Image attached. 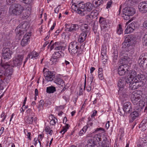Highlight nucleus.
Listing matches in <instances>:
<instances>
[{
  "label": "nucleus",
  "mask_w": 147,
  "mask_h": 147,
  "mask_svg": "<svg viewBox=\"0 0 147 147\" xmlns=\"http://www.w3.org/2000/svg\"><path fill=\"white\" fill-rule=\"evenodd\" d=\"M128 75L125 77L131 82L129 85V88L133 90L139 87L147 84V74H137L136 72L132 70L127 72Z\"/></svg>",
  "instance_id": "f257e3e1"
},
{
  "label": "nucleus",
  "mask_w": 147,
  "mask_h": 147,
  "mask_svg": "<svg viewBox=\"0 0 147 147\" xmlns=\"http://www.w3.org/2000/svg\"><path fill=\"white\" fill-rule=\"evenodd\" d=\"M131 46L127 48L126 49L124 50H126V53H127L128 52H129V53L132 55L134 53V49L131 45Z\"/></svg>",
  "instance_id": "c756f323"
},
{
  "label": "nucleus",
  "mask_w": 147,
  "mask_h": 147,
  "mask_svg": "<svg viewBox=\"0 0 147 147\" xmlns=\"http://www.w3.org/2000/svg\"><path fill=\"white\" fill-rule=\"evenodd\" d=\"M131 83V82H130L128 80V78H127L125 77V78H122L119 80L118 82V86L119 88H124L125 86L129 85V84Z\"/></svg>",
  "instance_id": "9b49d317"
},
{
  "label": "nucleus",
  "mask_w": 147,
  "mask_h": 147,
  "mask_svg": "<svg viewBox=\"0 0 147 147\" xmlns=\"http://www.w3.org/2000/svg\"><path fill=\"white\" fill-rule=\"evenodd\" d=\"M69 126L68 124H66L65 126L63 127L62 129L59 132L60 133H61L62 132H63V134L67 131V129L69 128Z\"/></svg>",
  "instance_id": "e433bc0d"
},
{
  "label": "nucleus",
  "mask_w": 147,
  "mask_h": 147,
  "mask_svg": "<svg viewBox=\"0 0 147 147\" xmlns=\"http://www.w3.org/2000/svg\"><path fill=\"white\" fill-rule=\"evenodd\" d=\"M3 68H1V69L0 70V76L2 78H3L4 76H5V71L4 70L2 69Z\"/></svg>",
  "instance_id": "3c124183"
},
{
  "label": "nucleus",
  "mask_w": 147,
  "mask_h": 147,
  "mask_svg": "<svg viewBox=\"0 0 147 147\" xmlns=\"http://www.w3.org/2000/svg\"><path fill=\"white\" fill-rule=\"evenodd\" d=\"M86 39L84 38V37H83L80 36H79L78 39V41L80 43L82 42Z\"/></svg>",
  "instance_id": "5fc2aeb1"
},
{
  "label": "nucleus",
  "mask_w": 147,
  "mask_h": 147,
  "mask_svg": "<svg viewBox=\"0 0 147 147\" xmlns=\"http://www.w3.org/2000/svg\"><path fill=\"white\" fill-rule=\"evenodd\" d=\"M85 44L84 43H83L82 45L80 46V49H79V51H78V53L79 54H81L83 51V49L84 48V46Z\"/></svg>",
  "instance_id": "603ef678"
},
{
  "label": "nucleus",
  "mask_w": 147,
  "mask_h": 147,
  "mask_svg": "<svg viewBox=\"0 0 147 147\" xmlns=\"http://www.w3.org/2000/svg\"><path fill=\"white\" fill-rule=\"evenodd\" d=\"M55 92V87L51 86L47 88L46 92L48 93H53Z\"/></svg>",
  "instance_id": "bb28decb"
},
{
  "label": "nucleus",
  "mask_w": 147,
  "mask_h": 147,
  "mask_svg": "<svg viewBox=\"0 0 147 147\" xmlns=\"http://www.w3.org/2000/svg\"><path fill=\"white\" fill-rule=\"evenodd\" d=\"M64 82L63 80L59 78H57L56 79V84L58 85L60 87H63V86L64 85Z\"/></svg>",
  "instance_id": "4be33fe9"
},
{
  "label": "nucleus",
  "mask_w": 147,
  "mask_h": 147,
  "mask_svg": "<svg viewBox=\"0 0 147 147\" xmlns=\"http://www.w3.org/2000/svg\"><path fill=\"white\" fill-rule=\"evenodd\" d=\"M3 81H2L1 78H0V90H2L4 88L3 86H2V84L3 83Z\"/></svg>",
  "instance_id": "e2e57ef3"
},
{
  "label": "nucleus",
  "mask_w": 147,
  "mask_h": 147,
  "mask_svg": "<svg viewBox=\"0 0 147 147\" xmlns=\"http://www.w3.org/2000/svg\"><path fill=\"white\" fill-rule=\"evenodd\" d=\"M140 124H147V117H144L142 120Z\"/></svg>",
  "instance_id": "bf43d9fd"
},
{
  "label": "nucleus",
  "mask_w": 147,
  "mask_h": 147,
  "mask_svg": "<svg viewBox=\"0 0 147 147\" xmlns=\"http://www.w3.org/2000/svg\"><path fill=\"white\" fill-rule=\"evenodd\" d=\"M121 59L119 62L121 64H125L126 61H129L130 60V58L128 56L127 53H126V50H122L119 53Z\"/></svg>",
  "instance_id": "9d476101"
},
{
  "label": "nucleus",
  "mask_w": 147,
  "mask_h": 147,
  "mask_svg": "<svg viewBox=\"0 0 147 147\" xmlns=\"http://www.w3.org/2000/svg\"><path fill=\"white\" fill-rule=\"evenodd\" d=\"M2 68L4 70L5 76L8 77L11 75L13 73V69L11 65L7 63L5 64H1Z\"/></svg>",
  "instance_id": "1a4fd4ad"
},
{
  "label": "nucleus",
  "mask_w": 147,
  "mask_h": 147,
  "mask_svg": "<svg viewBox=\"0 0 147 147\" xmlns=\"http://www.w3.org/2000/svg\"><path fill=\"white\" fill-rule=\"evenodd\" d=\"M90 15L92 16V18H95L98 15V13L96 11L94 10L91 12Z\"/></svg>",
  "instance_id": "a19ab883"
},
{
  "label": "nucleus",
  "mask_w": 147,
  "mask_h": 147,
  "mask_svg": "<svg viewBox=\"0 0 147 147\" xmlns=\"http://www.w3.org/2000/svg\"><path fill=\"white\" fill-rule=\"evenodd\" d=\"M62 50H64V47L62 45H61L60 46H59V47L57 48V49L56 50V51H58L61 52L62 51Z\"/></svg>",
  "instance_id": "864d4df0"
},
{
  "label": "nucleus",
  "mask_w": 147,
  "mask_h": 147,
  "mask_svg": "<svg viewBox=\"0 0 147 147\" xmlns=\"http://www.w3.org/2000/svg\"><path fill=\"white\" fill-rule=\"evenodd\" d=\"M12 52L8 48L4 47L2 50V55L4 59H10L11 57Z\"/></svg>",
  "instance_id": "4468645a"
},
{
  "label": "nucleus",
  "mask_w": 147,
  "mask_h": 147,
  "mask_svg": "<svg viewBox=\"0 0 147 147\" xmlns=\"http://www.w3.org/2000/svg\"><path fill=\"white\" fill-rule=\"evenodd\" d=\"M95 136L97 138V140L98 141V144H99V142L104 140H107V138L106 136L105 135H100V134H97L95 135Z\"/></svg>",
  "instance_id": "6ab92c4d"
},
{
  "label": "nucleus",
  "mask_w": 147,
  "mask_h": 147,
  "mask_svg": "<svg viewBox=\"0 0 147 147\" xmlns=\"http://www.w3.org/2000/svg\"><path fill=\"white\" fill-rule=\"evenodd\" d=\"M31 55L32 56L31 58H34L36 59L37 58L38 55V53L35 51H33L31 53Z\"/></svg>",
  "instance_id": "4c0bfd02"
},
{
  "label": "nucleus",
  "mask_w": 147,
  "mask_h": 147,
  "mask_svg": "<svg viewBox=\"0 0 147 147\" xmlns=\"http://www.w3.org/2000/svg\"><path fill=\"white\" fill-rule=\"evenodd\" d=\"M143 25L145 28L147 29V20L144 21L143 23Z\"/></svg>",
  "instance_id": "774afa93"
},
{
  "label": "nucleus",
  "mask_w": 147,
  "mask_h": 147,
  "mask_svg": "<svg viewBox=\"0 0 147 147\" xmlns=\"http://www.w3.org/2000/svg\"><path fill=\"white\" fill-rule=\"evenodd\" d=\"M139 127L140 128H141V130L144 131L147 128V124H140L139 126Z\"/></svg>",
  "instance_id": "58836bf2"
},
{
  "label": "nucleus",
  "mask_w": 147,
  "mask_h": 147,
  "mask_svg": "<svg viewBox=\"0 0 147 147\" xmlns=\"http://www.w3.org/2000/svg\"><path fill=\"white\" fill-rule=\"evenodd\" d=\"M83 2H81L79 3V0H72V5H74V6L77 8V11L80 9L79 7H78L79 5L80 4H82Z\"/></svg>",
  "instance_id": "5701e85b"
},
{
  "label": "nucleus",
  "mask_w": 147,
  "mask_h": 147,
  "mask_svg": "<svg viewBox=\"0 0 147 147\" xmlns=\"http://www.w3.org/2000/svg\"><path fill=\"white\" fill-rule=\"evenodd\" d=\"M127 89L125 88H119L118 91L119 98L123 100H127L128 97V95L127 93Z\"/></svg>",
  "instance_id": "ddd939ff"
},
{
  "label": "nucleus",
  "mask_w": 147,
  "mask_h": 147,
  "mask_svg": "<svg viewBox=\"0 0 147 147\" xmlns=\"http://www.w3.org/2000/svg\"><path fill=\"white\" fill-rule=\"evenodd\" d=\"M55 52L53 54V56L50 59V61L51 62V65L53 64L55 62V55L54 54Z\"/></svg>",
  "instance_id": "8fccbe9b"
},
{
  "label": "nucleus",
  "mask_w": 147,
  "mask_h": 147,
  "mask_svg": "<svg viewBox=\"0 0 147 147\" xmlns=\"http://www.w3.org/2000/svg\"><path fill=\"white\" fill-rule=\"evenodd\" d=\"M138 8L139 11L142 13L147 12V1L141 2L139 4Z\"/></svg>",
  "instance_id": "2eb2a0df"
},
{
  "label": "nucleus",
  "mask_w": 147,
  "mask_h": 147,
  "mask_svg": "<svg viewBox=\"0 0 147 147\" xmlns=\"http://www.w3.org/2000/svg\"><path fill=\"white\" fill-rule=\"evenodd\" d=\"M53 41V40H51L50 43V44L49 45L50 46V50H52L54 48V44H55V43H53V44H52V43Z\"/></svg>",
  "instance_id": "052dcab7"
},
{
  "label": "nucleus",
  "mask_w": 147,
  "mask_h": 147,
  "mask_svg": "<svg viewBox=\"0 0 147 147\" xmlns=\"http://www.w3.org/2000/svg\"><path fill=\"white\" fill-rule=\"evenodd\" d=\"M140 99L137 98H135L133 96H131V99L132 102L134 105L137 104L138 102L139 101V100Z\"/></svg>",
  "instance_id": "72a5a7b5"
},
{
  "label": "nucleus",
  "mask_w": 147,
  "mask_h": 147,
  "mask_svg": "<svg viewBox=\"0 0 147 147\" xmlns=\"http://www.w3.org/2000/svg\"><path fill=\"white\" fill-rule=\"evenodd\" d=\"M43 72V75L45 77V79L48 82L52 81L55 78V74L49 71L46 68H44Z\"/></svg>",
  "instance_id": "6e6552de"
},
{
  "label": "nucleus",
  "mask_w": 147,
  "mask_h": 147,
  "mask_svg": "<svg viewBox=\"0 0 147 147\" xmlns=\"http://www.w3.org/2000/svg\"><path fill=\"white\" fill-rule=\"evenodd\" d=\"M33 117H28L26 121V123L28 124H32L33 121Z\"/></svg>",
  "instance_id": "79ce46f5"
},
{
  "label": "nucleus",
  "mask_w": 147,
  "mask_h": 147,
  "mask_svg": "<svg viewBox=\"0 0 147 147\" xmlns=\"http://www.w3.org/2000/svg\"><path fill=\"white\" fill-rule=\"evenodd\" d=\"M112 51L113 52V55L112 56L113 60V62H115L117 60L118 58V52L117 48L115 47L113 48Z\"/></svg>",
  "instance_id": "a211bd4d"
},
{
  "label": "nucleus",
  "mask_w": 147,
  "mask_h": 147,
  "mask_svg": "<svg viewBox=\"0 0 147 147\" xmlns=\"http://www.w3.org/2000/svg\"><path fill=\"white\" fill-rule=\"evenodd\" d=\"M55 117L53 115H51L49 116V119L50 120H52L55 119Z\"/></svg>",
  "instance_id": "338daca9"
},
{
  "label": "nucleus",
  "mask_w": 147,
  "mask_h": 147,
  "mask_svg": "<svg viewBox=\"0 0 147 147\" xmlns=\"http://www.w3.org/2000/svg\"><path fill=\"white\" fill-rule=\"evenodd\" d=\"M71 26L74 32L77 31L80 27L79 25L77 24H72Z\"/></svg>",
  "instance_id": "f704fd0d"
},
{
  "label": "nucleus",
  "mask_w": 147,
  "mask_h": 147,
  "mask_svg": "<svg viewBox=\"0 0 147 147\" xmlns=\"http://www.w3.org/2000/svg\"><path fill=\"white\" fill-rule=\"evenodd\" d=\"M70 53L72 54H74L77 52V49H76V48H74L70 50Z\"/></svg>",
  "instance_id": "680f3d73"
},
{
  "label": "nucleus",
  "mask_w": 147,
  "mask_h": 147,
  "mask_svg": "<svg viewBox=\"0 0 147 147\" xmlns=\"http://www.w3.org/2000/svg\"><path fill=\"white\" fill-rule=\"evenodd\" d=\"M141 92L140 90L136 91L133 92L131 96H133L137 98L140 99L141 96Z\"/></svg>",
  "instance_id": "b1692460"
},
{
  "label": "nucleus",
  "mask_w": 147,
  "mask_h": 147,
  "mask_svg": "<svg viewBox=\"0 0 147 147\" xmlns=\"http://www.w3.org/2000/svg\"><path fill=\"white\" fill-rule=\"evenodd\" d=\"M136 13L135 9L132 7H125L123 10L122 17L125 20H129L130 16Z\"/></svg>",
  "instance_id": "39448f33"
},
{
  "label": "nucleus",
  "mask_w": 147,
  "mask_h": 147,
  "mask_svg": "<svg viewBox=\"0 0 147 147\" xmlns=\"http://www.w3.org/2000/svg\"><path fill=\"white\" fill-rule=\"evenodd\" d=\"M29 40V38H27L26 39L23 38L21 42V45L23 47L27 45V42Z\"/></svg>",
  "instance_id": "2f4dec72"
},
{
  "label": "nucleus",
  "mask_w": 147,
  "mask_h": 147,
  "mask_svg": "<svg viewBox=\"0 0 147 147\" xmlns=\"http://www.w3.org/2000/svg\"><path fill=\"white\" fill-rule=\"evenodd\" d=\"M126 67V65L125 64H123L119 67L118 68V72L119 75L123 76L127 72V71H128Z\"/></svg>",
  "instance_id": "f3484780"
},
{
  "label": "nucleus",
  "mask_w": 147,
  "mask_h": 147,
  "mask_svg": "<svg viewBox=\"0 0 147 147\" xmlns=\"http://www.w3.org/2000/svg\"><path fill=\"white\" fill-rule=\"evenodd\" d=\"M63 54V53L62 51H56V55H57L56 57L57 59L60 58Z\"/></svg>",
  "instance_id": "37998d69"
},
{
  "label": "nucleus",
  "mask_w": 147,
  "mask_h": 147,
  "mask_svg": "<svg viewBox=\"0 0 147 147\" xmlns=\"http://www.w3.org/2000/svg\"><path fill=\"white\" fill-rule=\"evenodd\" d=\"M99 22L101 24V27L103 25H104L106 24V20L104 18L102 17L100 18L99 19Z\"/></svg>",
  "instance_id": "c9c22d12"
},
{
  "label": "nucleus",
  "mask_w": 147,
  "mask_h": 147,
  "mask_svg": "<svg viewBox=\"0 0 147 147\" xmlns=\"http://www.w3.org/2000/svg\"><path fill=\"white\" fill-rule=\"evenodd\" d=\"M21 2L26 4H30L32 2V0H19Z\"/></svg>",
  "instance_id": "49530a36"
},
{
  "label": "nucleus",
  "mask_w": 147,
  "mask_h": 147,
  "mask_svg": "<svg viewBox=\"0 0 147 147\" xmlns=\"http://www.w3.org/2000/svg\"><path fill=\"white\" fill-rule=\"evenodd\" d=\"M62 43L61 42H56V50L57 48L58 47L60 46L61 45H62Z\"/></svg>",
  "instance_id": "0e129e2a"
},
{
  "label": "nucleus",
  "mask_w": 147,
  "mask_h": 147,
  "mask_svg": "<svg viewBox=\"0 0 147 147\" xmlns=\"http://www.w3.org/2000/svg\"><path fill=\"white\" fill-rule=\"evenodd\" d=\"M117 32L119 34H120L123 32L122 26L121 24L119 25V27L117 30Z\"/></svg>",
  "instance_id": "ea45409f"
},
{
  "label": "nucleus",
  "mask_w": 147,
  "mask_h": 147,
  "mask_svg": "<svg viewBox=\"0 0 147 147\" xmlns=\"http://www.w3.org/2000/svg\"><path fill=\"white\" fill-rule=\"evenodd\" d=\"M101 54L102 56V57L104 59H106L107 57V55L106 51L102 50L101 51Z\"/></svg>",
  "instance_id": "c03bdc74"
},
{
  "label": "nucleus",
  "mask_w": 147,
  "mask_h": 147,
  "mask_svg": "<svg viewBox=\"0 0 147 147\" xmlns=\"http://www.w3.org/2000/svg\"><path fill=\"white\" fill-rule=\"evenodd\" d=\"M96 136L94 135L92 139L88 140L87 147H94L95 145L99 144L98 141L97 140V138Z\"/></svg>",
  "instance_id": "dca6fc26"
},
{
  "label": "nucleus",
  "mask_w": 147,
  "mask_h": 147,
  "mask_svg": "<svg viewBox=\"0 0 147 147\" xmlns=\"http://www.w3.org/2000/svg\"><path fill=\"white\" fill-rule=\"evenodd\" d=\"M92 16L90 14H88L86 16V21L89 24L92 22L93 18Z\"/></svg>",
  "instance_id": "7c9ffc66"
},
{
  "label": "nucleus",
  "mask_w": 147,
  "mask_h": 147,
  "mask_svg": "<svg viewBox=\"0 0 147 147\" xmlns=\"http://www.w3.org/2000/svg\"><path fill=\"white\" fill-rule=\"evenodd\" d=\"M129 43V42H127V41H125V40L124 42L122 43V48L126 49L127 47H129L131 45V44Z\"/></svg>",
  "instance_id": "c85d7f7f"
},
{
  "label": "nucleus",
  "mask_w": 147,
  "mask_h": 147,
  "mask_svg": "<svg viewBox=\"0 0 147 147\" xmlns=\"http://www.w3.org/2000/svg\"><path fill=\"white\" fill-rule=\"evenodd\" d=\"M142 40L143 45L147 46V38L144 36L142 38Z\"/></svg>",
  "instance_id": "09e8293b"
},
{
  "label": "nucleus",
  "mask_w": 147,
  "mask_h": 147,
  "mask_svg": "<svg viewBox=\"0 0 147 147\" xmlns=\"http://www.w3.org/2000/svg\"><path fill=\"white\" fill-rule=\"evenodd\" d=\"M80 9L77 11V12L79 14H82L83 15L89 13L92 9L93 6L92 4L90 3H87L84 4H80L78 6Z\"/></svg>",
  "instance_id": "7ed1b4c3"
},
{
  "label": "nucleus",
  "mask_w": 147,
  "mask_h": 147,
  "mask_svg": "<svg viewBox=\"0 0 147 147\" xmlns=\"http://www.w3.org/2000/svg\"><path fill=\"white\" fill-rule=\"evenodd\" d=\"M27 25L26 22H22L17 27L16 30L17 31H18L20 35L23 34L24 32L26 31Z\"/></svg>",
  "instance_id": "f8f14e48"
},
{
  "label": "nucleus",
  "mask_w": 147,
  "mask_h": 147,
  "mask_svg": "<svg viewBox=\"0 0 147 147\" xmlns=\"http://www.w3.org/2000/svg\"><path fill=\"white\" fill-rule=\"evenodd\" d=\"M88 33L82 32L80 34V35L83 37H84V38L86 39V37L87 35V34Z\"/></svg>",
  "instance_id": "4d7b16f0"
},
{
  "label": "nucleus",
  "mask_w": 147,
  "mask_h": 147,
  "mask_svg": "<svg viewBox=\"0 0 147 147\" xmlns=\"http://www.w3.org/2000/svg\"><path fill=\"white\" fill-rule=\"evenodd\" d=\"M129 26L132 27V28H134V29L135 30V28L137 27V24L135 23V22L133 21L129 24Z\"/></svg>",
  "instance_id": "a18cd8bd"
},
{
  "label": "nucleus",
  "mask_w": 147,
  "mask_h": 147,
  "mask_svg": "<svg viewBox=\"0 0 147 147\" xmlns=\"http://www.w3.org/2000/svg\"><path fill=\"white\" fill-rule=\"evenodd\" d=\"M12 7L10 9V12L12 14L16 16L20 15L24 10V8L18 3H15L13 4Z\"/></svg>",
  "instance_id": "20e7f679"
},
{
  "label": "nucleus",
  "mask_w": 147,
  "mask_h": 147,
  "mask_svg": "<svg viewBox=\"0 0 147 147\" xmlns=\"http://www.w3.org/2000/svg\"><path fill=\"white\" fill-rule=\"evenodd\" d=\"M102 146L103 147H109V142L107 140L102 141L101 143Z\"/></svg>",
  "instance_id": "473e14b6"
},
{
  "label": "nucleus",
  "mask_w": 147,
  "mask_h": 147,
  "mask_svg": "<svg viewBox=\"0 0 147 147\" xmlns=\"http://www.w3.org/2000/svg\"><path fill=\"white\" fill-rule=\"evenodd\" d=\"M123 109L124 111L126 113H130L129 115V122L131 123L139 116L138 112L141 111L142 108H140V109L139 108L138 109H136V110H135V109L132 112L131 103L129 102H127L124 104Z\"/></svg>",
  "instance_id": "f03ea898"
},
{
  "label": "nucleus",
  "mask_w": 147,
  "mask_h": 147,
  "mask_svg": "<svg viewBox=\"0 0 147 147\" xmlns=\"http://www.w3.org/2000/svg\"><path fill=\"white\" fill-rule=\"evenodd\" d=\"M103 3V1H95L94 2H92V5L93 7L95 8H96L99 7L100 5L102 4Z\"/></svg>",
  "instance_id": "a878e982"
},
{
  "label": "nucleus",
  "mask_w": 147,
  "mask_h": 147,
  "mask_svg": "<svg viewBox=\"0 0 147 147\" xmlns=\"http://www.w3.org/2000/svg\"><path fill=\"white\" fill-rule=\"evenodd\" d=\"M112 3V1L111 0L108 1L107 3L106 8L108 9L110 8L111 5Z\"/></svg>",
  "instance_id": "6e6d98bb"
},
{
  "label": "nucleus",
  "mask_w": 147,
  "mask_h": 147,
  "mask_svg": "<svg viewBox=\"0 0 147 147\" xmlns=\"http://www.w3.org/2000/svg\"><path fill=\"white\" fill-rule=\"evenodd\" d=\"M134 30V28H132V27H131V26H130L129 25L128 26L125 30V34H128L130 33H131L133 32Z\"/></svg>",
  "instance_id": "cd10ccee"
},
{
  "label": "nucleus",
  "mask_w": 147,
  "mask_h": 147,
  "mask_svg": "<svg viewBox=\"0 0 147 147\" xmlns=\"http://www.w3.org/2000/svg\"><path fill=\"white\" fill-rule=\"evenodd\" d=\"M97 29V26H96L94 24H93V26L92 29L93 30L94 32L95 33Z\"/></svg>",
  "instance_id": "69168bd1"
},
{
  "label": "nucleus",
  "mask_w": 147,
  "mask_h": 147,
  "mask_svg": "<svg viewBox=\"0 0 147 147\" xmlns=\"http://www.w3.org/2000/svg\"><path fill=\"white\" fill-rule=\"evenodd\" d=\"M23 56L22 55H18L13 59L12 62L10 65L11 67H19L22 63Z\"/></svg>",
  "instance_id": "0eeeda50"
},
{
  "label": "nucleus",
  "mask_w": 147,
  "mask_h": 147,
  "mask_svg": "<svg viewBox=\"0 0 147 147\" xmlns=\"http://www.w3.org/2000/svg\"><path fill=\"white\" fill-rule=\"evenodd\" d=\"M138 62L140 67L145 69L147 67V53H143L140 56Z\"/></svg>",
  "instance_id": "423d86ee"
},
{
  "label": "nucleus",
  "mask_w": 147,
  "mask_h": 147,
  "mask_svg": "<svg viewBox=\"0 0 147 147\" xmlns=\"http://www.w3.org/2000/svg\"><path fill=\"white\" fill-rule=\"evenodd\" d=\"M32 32H29L27 33H26L25 34L24 36V38H29V39L30 38V37L31 36Z\"/></svg>",
  "instance_id": "de8ad7c7"
},
{
  "label": "nucleus",
  "mask_w": 147,
  "mask_h": 147,
  "mask_svg": "<svg viewBox=\"0 0 147 147\" xmlns=\"http://www.w3.org/2000/svg\"><path fill=\"white\" fill-rule=\"evenodd\" d=\"M135 38L134 36L132 34H129L125 36V41H127V42H131L135 39Z\"/></svg>",
  "instance_id": "aec40b11"
},
{
  "label": "nucleus",
  "mask_w": 147,
  "mask_h": 147,
  "mask_svg": "<svg viewBox=\"0 0 147 147\" xmlns=\"http://www.w3.org/2000/svg\"><path fill=\"white\" fill-rule=\"evenodd\" d=\"M80 29L82 32L86 33H88L90 30L88 24H82L80 26Z\"/></svg>",
  "instance_id": "412c9836"
},
{
  "label": "nucleus",
  "mask_w": 147,
  "mask_h": 147,
  "mask_svg": "<svg viewBox=\"0 0 147 147\" xmlns=\"http://www.w3.org/2000/svg\"><path fill=\"white\" fill-rule=\"evenodd\" d=\"M16 0H6L7 3V5H9L14 2Z\"/></svg>",
  "instance_id": "13d9d810"
},
{
  "label": "nucleus",
  "mask_w": 147,
  "mask_h": 147,
  "mask_svg": "<svg viewBox=\"0 0 147 147\" xmlns=\"http://www.w3.org/2000/svg\"><path fill=\"white\" fill-rule=\"evenodd\" d=\"M78 47L76 43L71 42L69 46L68 49L69 52H70V50L74 48H76V49H78Z\"/></svg>",
  "instance_id": "393cba45"
}]
</instances>
